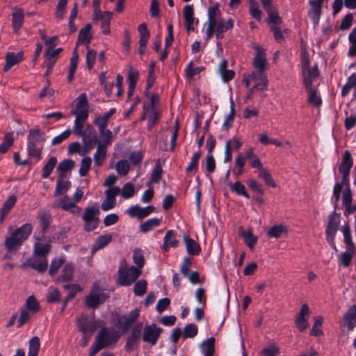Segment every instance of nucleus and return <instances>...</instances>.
<instances>
[{"label":"nucleus","instance_id":"nucleus-1","mask_svg":"<svg viewBox=\"0 0 356 356\" xmlns=\"http://www.w3.org/2000/svg\"><path fill=\"white\" fill-rule=\"evenodd\" d=\"M253 49L255 54L252 60V66L256 70L251 73V77L255 80H260V82L254 84L250 88L248 94V98H250L254 92L267 90L268 86V79L265 74L268 67L266 49L259 44L254 45Z\"/></svg>","mask_w":356,"mask_h":356},{"label":"nucleus","instance_id":"nucleus-2","mask_svg":"<svg viewBox=\"0 0 356 356\" xmlns=\"http://www.w3.org/2000/svg\"><path fill=\"white\" fill-rule=\"evenodd\" d=\"M114 323L115 327L111 328L102 329L96 337V341H98L104 348L115 343L120 335L125 334L134 323V316L130 312L128 316H123L118 318V323Z\"/></svg>","mask_w":356,"mask_h":356},{"label":"nucleus","instance_id":"nucleus-3","mask_svg":"<svg viewBox=\"0 0 356 356\" xmlns=\"http://www.w3.org/2000/svg\"><path fill=\"white\" fill-rule=\"evenodd\" d=\"M154 66L155 63L152 62L150 64V68L148 72V77L147 80V86L145 93H147V90L151 88L154 82ZM147 100L144 102L143 104V120H147V128L151 130L152 127L157 123L159 120V111L157 108L155 106V102L158 100V96L156 94H147Z\"/></svg>","mask_w":356,"mask_h":356},{"label":"nucleus","instance_id":"nucleus-4","mask_svg":"<svg viewBox=\"0 0 356 356\" xmlns=\"http://www.w3.org/2000/svg\"><path fill=\"white\" fill-rule=\"evenodd\" d=\"M353 165V159L350 152L346 150L343 154L342 161L339 165V171L342 175L341 184H335L333 188V196L334 198V204H337L340 199V191L342 184H346L348 181V176L350 171Z\"/></svg>","mask_w":356,"mask_h":356},{"label":"nucleus","instance_id":"nucleus-5","mask_svg":"<svg viewBox=\"0 0 356 356\" xmlns=\"http://www.w3.org/2000/svg\"><path fill=\"white\" fill-rule=\"evenodd\" d=\"M44 140L43 134L38 130H31L29 131L27 144L29 156L35 158L37 161L41 159V153L43 148L42 143Z\"/></svg>","mask_w":356,"mask_h":356},{"label":"nucleus","instance_id":"nucleus-6","mask_svg":"<svg viewBox=\"0 0 356 356\" xmlns=\"http://www.w3.org/2000/svg\"><path fill=\"white\" fill-rule=\"evenodd\" d=\"M108 294L102 289L97 282H95L86 298V305L92 309L98 307L108 298Z\"/></svg>","mask_w":356,"mask_h":356},{"label":"nucleus","instance_id":"nucleus-7","mask_svg":"<svg viewBox=\"0 0 356 356\" xmlns=\"http://www.w3.org/2000/svg\"><path fill=\"white\" fill-rule=\"evenodd\" d=\"M133 282L134 266H129L126 261L122 260L118 269V284L121 286H128Z\"/></svg>","mask_w":356,"mask_h":356},{"label":"nucleus","instance_id":"nucleus-8","mask_svg":"<svg viewBox=\"0 0 356 356\" xmlns=\"http://www.w3.org/2000/svg\"><path fill=\"white\" fill-rule=\"evenodd\" d=\"M99 211L97 207H92L86 208L82 218L85 222L84 229L90 232L94 230L99 222V218L97 217Z\"/></svg>","mask_w":356,"mask_h":356},{"label":"nucleus","instance_id":"nucleus-9","mask_svg":"<svg viewBox=\"0 0 356 356\" xmlns=\"http://www.w3.org/2000/svg\"><path fill=\"white\" fill-rule=\"evenodd\" d=\"M75 108L72 111V114L75 118L87 120L88 118V103L86 95L81 93L76 99Z\"/></svg>","mask_w":356,"mask_h":356},{"label":"nucleus","instance_id":"nucleus-10","mask_svg":"<svg viewBox=\"0 0 356 356\" xmlns=\"http://www.w3.org/2000/svg\"><path fill=\"white\" fill-rule=\"evenodd\" d=\"M52 207L54 209H62L64 211H70L75 215H79L81 211V209L76 207L68 195H65L56 200L52 204Z\"/></svg>","mask_w":356,"mask_h":356},{"label":"nucleus","instance_id":"nucleus-11","mask_svg":"<svg viewBox=\"0 0 356 356\" xmlns=\"http://www.w3.org/2000/svg\"><path fill=\"white\" fill-rule=\"evenodd\" d=\"M27 266H31L40 273L44 272L47 268V258L44 256L33 254V257L21 265L22 269H26Z\"/></svg>","mask_w":356,"mask_h":356},{"label":"nucleus","instance_id":"nucleus-12","mask_svg":"<svg viewBox=\"0 0 356 356\" xmlns=\"http://www.w3.org/2000/svg\"><path fill=\"white\" fill-rule=\"evenodd\" d=\"M162 329L156 324L146 325L143 330V339L152 346H154L160 337Z\"/></svg>","mask_w":356,"mask_h":356},{"label":"nucleus","instance_id":"nucleus-13","mask_svg":"<svg viewBox=\"0 0 356 356\" xmlns=\"http://www.w3.org/2000/svg\"><path fill=\"white\" fill-rule=\"evenodd\" d=\"M81 137L83 139L84 145V151L81 153V155H84L94 148L97 142V134L95 129L91 125L87 124L86 134Z\"/></svg>","mask_w":356,"mask_h":356},{"label":"nucleus","instance_id":"nucleus-14","mask_svg":"<svg viewBox=\"0 0 356 356\" xmlns=\"http://www.w3.org/2000/svg\"><path fill=\"white\" fill-rule=\"evenodd\" d=\"M120 192L119 187L108 188L105 191L106 198L101 204V209L105 211L113 209L116 204L115 197L120 194Z\"/></svg>","mask_w":356,"mask_h":356},{"label":"nucleus","instance_id":"nucleus-15","mask_svg":"<svg viewBox=\"0 0 356 356\" xmlns=\"http://www.w3.org/2000/svg\"><path fill=\"white\" fill-rule=\"evenodd\" d=\"M346 188L343 193L342 203L345 207V216H349L356 211V205L352 204L353 194L349 184L346 182Z\"/></svg>","mask_w":356,"mask_h":356},{"label":"nucleus","instance_id":"nucleus-16","mask_svg":"<svg viewBox=\"0 0 356 356\" xmlns=\"http://www.w3.org/2000/svg\"><path fill=\"white\" fill-rule=\"evenodd\" d=\"M342 326L353 331L356 327V305H352L343 316Z\"/></svg>","mask_w":356,"mask_h":356},{"label":"nucleus","instance_id":"nucleus-17","mask_svg":"<svg viewBox=\"0 0 356 356\" xmlns=\"http://www.w3.org/2000/svg\"><path fill=\"white\" fill-rule=\"evenodd\" d=\"M309 314V309L308 305L307 304H303L295 321L296 325L300 332L305 330L309 325L307 322V317Z\"/></svg>","mask_w":356,"mask_h":356},{"label":"nucleus","instance_id":"nucleus-18","mask_svg":"<svg viewBox=\"0 0 356 356\" xmlns=\"http://www.w3.org/2000/svg\"><path fill=\"white\" fill-rule=\"evenodd\" d=\"M138 31L140 37L139 51L140 54H143L145 51V47L148 43L150 37V33L145 23H142L138 26Z\"/></svg>","mask_w":356,"mask_h":356},{"label":"nucleus","instance_id":"nucleus-19","mask_svg":"<svg viewBox=\"0 0 356 356\" xmlns=\"http://www.w3.org/2000/svg\"><path fill=\"white\" fill-rule=\"evenodd\" d=\"M79 327L84 337H91L97 329V323L95 321H88L86 318L79 320Z\"/></svg>","mask_w":356,"mask_h":356},{"label":"nucleus","instance_id":"nucleus-20","mask_svg":"<svg viewBox=\"0 0 356 356\" xmlns=\"http://www.w3.org/2000/svg\"><path fill=\"white\" fill-rule=\"evenodd\" d=\"M216 27V33L217 39L222 37V33L227 31L231 30L234 26V20L229 18L227 22H224L222 19H219L216 23L213 24Z\"/></svg>","mask_w":356,"mask_h":356},{"label":"nucleus","instance_id":"nucleus-21","mask_svg":"<svg viewBox=\"0 0 356 356\" xmlns=\"http://www.w3.org/2000/svg\"><path fill=\"white\" fill-rule=\"evenodd\" d=\"M303 83L305 88L312 86L313 79L318 76V65L316 64L312 68L308 67V69L302 70Z\"/></svg>","mask_w":356,"mask_h":356},{"label":"nucleus","instance_id":"nucleus-22","mask_svg":"<svg viewBox=\"0 0 356 356\" xmlns=\"http://www.w3.org/2000/svg\"><path fill=\"white\" fill-rule=\"evenodd\" d=\"M23 59V52L19 51L17 54L8 52L6 56V65L3 70L8 72L14 65L21 62Z\"/></svg>","mask_w":356,"mask_h":356},{"label":"nucleus","instance_id":"nucleus-23","mask_svg":"<svg viewBox=\"0 0 356 356\" xmlns=\"http://www.w3.org/2000/svg\"><path fill=\"white\" fill-rule=\"evenodd\" d=\"M70 181L64 177L63 175H59L56 181V187L54 196L56 197L59 195L65 193L70 188Z\"/></svg>","mask_w":356,"mask_h":356},{"label":"nucleus","instance_id":"nucleus-24","mask_svg":"<svg viewBox=\"0 0 356 356\" xmlns=\"http://www.w3.org/2000/svg\"><path fill=\"white\" fill-rule=\"evenodd\" d=\"M309 4L311 6L309 12V17L314 25H317L319 22L320 17L321 15L322 6L314 1V0H309Z\"/></svg>","mask_w":356,"mask_h":356},{"label":"nucleus","instance_id":"nucleus-25","mask_svg":"<svg viewBox=\"0 0 356 356\" xmlns=\"http://www.w3.org/2000/svg\"><path fill=\"white\" fill-rule=\"evenodd\" d=\"M145 259L141 250L135 249V281L142 275Z\"/></svg>","mask_w":356,"mask_h":356},{"label":"nucleus","instance_id":"nucleus-26","mask_svg":"<svg viewBox=\"0 0 356 356\" xmlns=\"http://www.w3.org/2000/svg\"><path fill=\"white\" fill-rule=\"evenodd\" d=\"M178 245L179 241L175 238V232L172 230L167 231L163 238V250L167 252L170 248H177Z\"/></svg>","mask_w":356,"mask_h":356},{"label":"nucleus","instance_id":"nucleus-27","mask_svg":"<svg viewBox=\"0 0 356 356\" xmlns=\"http://www.w3.org/2000/svg\"><path fill=\"white\" fill-rule=\"evenodd\" d=\"M161 221V219L156 217L148 219L140 225L138 229L142 233L149 232L153 230L154 228L159 227Z\"/></svg>","mask_w":356,"mask_h":356},{"label":"nucleus","instance_id":"nucleus-28","mask_svg":"<svg viewBox=\"0 0 356 356\" xmlns=\"http://www.w3.org/2000/svg\"><path fill=\"white\" fill-rule=\"evenodd\" d=\"M227 61L222 60L220 61L218 67L219 72L224 82H228L232 80L235 75V72L232 70H227Z\"/></svg>","mask_w":356,"mask_h":356},{"label":"nucleus","instance_id":"nucleus-29","mask_svg":"<svg viewBox=\"0 0 356 356\" xmlns=\"http://www.w3.org/2000/svg\"><path fill=\"white\" fill-rule=\"evenodd\" d=\"M32 231V225L29 223L24 225L22 227L17 229L12 234L22 243L28 236L30 235Z\"/></svg>","mask_w":356,"mask_h":356},{"label":"nucleus","instance_id":"nucleus-30","mask_svg":"<svg viewBox=\"0 0 356 356\" xmlns=\"http://www.w3.org/2000/svg\"><path fill=\"white\" fill-rule=\"evenodd\" d=\"M184 241L186 245L187 252L191 255H197L201 251L199 244L193 239L186 235L184 236Z\"/></svg>","mask_w":356,"mask_h":356},{"label":"nucleus","instance_id":"nucleus-31","mask_svg":"<svg viewBox=\"0 0 356 356\" xmlns=\"http://www.w3.org/2000/svg\"><path fill=\"white\" fill-rule=\"evenodd\" d=\"M4 245L9 252H15L21 246L22 243L13 234L6 238Z\"/></svg>","mask_w":356,"mask_h":356},{"label":"nucleus","instance_id":"nucleus-32","mask_svg":"<svg viewBox=\"0 0 356 356\" xmlns=\"http://www.w3.org/2000/svg\"><path fill=\"white\" fill-rule=\"evenodd\" d=\"M163 168L160 159H157L151 173L150 182L152 184L159 183L162 177Z\"/></svg>","mask_w":356,"mask_h":356},{"label":"nucleus","instance_id":"nucleus-33","mask_svg":"<svg viewBox=\"0 0 356 356\" xmlns=\"http://www.w3.org/2000/svg\"><path fill=\"white\" fill-rule=\"evenodd\" d=\"M106 147L102 143H98L96 152L94 154V162L97 166H101L106 156Z\"/></svg>","mask_w":356,"mask_h":356},{"label":"nucleus","instance_id":"nucleus-34","mask_svg":"<svg viewBox=\"0 0 356 356\" xmlns=\"http://www.w3.org/2000/svg\"><path fill=\"white\" fill-rule=\"evenodd\" d=\"M12 17L14 31L17 33L24 23V12L21 9H17L13 13Z\"/></svg>","mask_w":356,"mask_h":356},{"label":"nucleus","instance_id":"nucleus-35","mask_svg":"<svg viewBox=\"0 0 356 356\" xmlns=\"http://www.w3.org/2000/svg\"><path fill=\"white\" fill-rule=\"evenodd\" d=\"M221 18L219 3H216L208 8V23L214 24Z\"/></svg>","mask_w":356,"mask_h":356},{"label":"nucleus","instance_id":"nucleus-36","mask_svg":"<svg viewBox=\"0 0 356 356\" xmlns=\"http://www.w3.org/2000/svg\"><path fill=\"white\" fill-rule=\"evenodd\" d=\"M202 156V152L200 149L194 152L191 158V161L186 168V172L187 174L192 173L193 172H196L198 169L199 160Z\"/></svg>","mask_w":356,"mask_h":356},{"label":"nucleus","instance_id":"nucleus-37","mask_svg":"<svg viewBox=\"0 0 356 356\" xmlns=\"http://www.w3.org/2000/svg\"><path fill=\"white\" fill-rule=\"evenodd\" d=\"M306 91L308 94V102L316 107H319L322 104V99L317 94V90L312 88V86H308L305 88Z\"/></svg>","mask_w":356,"mask_h":356},{"label":"nucleus","instance_id":"nucleus-38","mask_svg":"<svg viewBox=\"0 0 356 356\" xmlns=\"http://www.w3.org/2000/svg\"><path fill=\"white\" fill-rule=\"evenodd\" d=\"M91 25L90 24H88L86 26H84L83 28H82L80 31H79V38H78V41H77V45L79 44V43H86V44H88L91 39H92V35H91V33H90V30H91Z\"/></svg>","mask_w":356,"mask_h":356},{"label":"nucleus","instance_id":"nucleus-39","mask_svg":"<svg viewBox=\"0 0 356 356\" xmlns=\"http://www.w3.org/2000/svg\"><path fill=\"white\" fill-rule=\"evenodd\" d=\"M215 339L210 337L204 341L201 345V351L204 356H213L214 353Z\"/></svg>","mask_w":356,"mask_h":356},{"label":"nucleus","instance_id":"nucleus-40","mask_svg":"<svg viewBox=\"0 0 356 356\" xmlns=\"http://www.w3.org/2000/svg\"><path fill=\"white\" fill-rule=\"evenodd\" d=\"M112 236L111 234H105L99 236L92 247V253L94 254L98 250L106 246L111 241Z\"/></svg>","mask_w":356,"mask_h":356},{"label":"nucleus","instance_id":"nucleus-41","mask_svg":"<svg viewBox=\"0 0 356 356\" xmlns=\"http://www.w3.org/2000/svg\"><path fill=\"white\" fill-rule=\"evenodd\" d=\"M154 209L155 208L153 206L140 207L135 205V217L142 220L154 212Z\"/></svg>","mask_w":356,"mask_h":356},{"label":"nucleus","instance_id":"nucleus-42","mask_svg":"<svg viewBox=\"0 0 356 356\" xmlns=\"http://www.w3.org/2000/svg\"><path fill=\"white\" fill-rule=\"evenodd\" d=\"M229 187L231 191L235 192L238 195L243 196L246 199L250 198V195L247 193L245 186L241 181H236L234 184H230Z\"/></svg>","mask_w":356,"mask_h":356},{"label":"nucleus","instance_id":"nucleus-43","mask_svg":"<svg viewBox=\"0 0 356 356\" xmlns=\"http://www.w3.org/2000/svg\"><path fill=\"white\" fill-rule=\"evenodd\" d=\"M204 67L203 66H198L193 67V61L188 63L185 69L186 76L188 79H192L195 75L200 74Z\"/></svg>","mask_w":356,"mask_h":356},{"label":"nucleus","instance_id":"nucleus-44","mask_svg":"<svg viewBox=\"0 0 356 356\" xmlns=\"http://www.w3.org/2000/svg\"><path fill=\"white\" fill-rule=\"evenodd\" d=\"M350 47L348 51V56L353 57L356 56V26H355L348 35Z\"/></svg>","mask_w":356,"mask_h":356},{"label":"nucleus","instance_id":"nucleus-45","mask_svg":"<svg viewBox=\"0 0 356 356\" xmlns=\"http://www.w3.org/2000/svg\"><path fill=\"white\" fill-rule=\"evenodd\" d=\"M57 163V159L56 157H51L47 163L44 165L42 168V177L43 179H47L49 177L51 173L52 172L54 168H55Z\"/></svg>","mask_w":356,"mask_h":356},{"label":"nucleus","instance_id":"nucleus-46","mask_svg":"<svg viewBox=\"0 0 356 356\" xmlns=\"http://www.w3.org/2000/svg\"><path fill=\"white\" fill-rule=\"evenodd\" d=\"M240 235L243 238L245 243L252 248L257 242V237L252 234L251 231L240 232Z\"/></svg>","mask_w":356,"mask_h":356},{"label":"nucleus","instance_id":"nucleus-47","mask_svg":"<svg viewBox=\"0 0 356 356\" xmlns=\"http://www.w3.org/2000/svg\"><path fill=\"white\" fill-rule=\"evenodd\" d=\"M40 346L39 338L38 337H33L29 342L28 356H38Z\"/></svg>","mask_w":356,"mask_h":356},{"label":"nucleus","instance_id":"nucleus-48","mask_svg":"<svg viewBox=\"0 0 356 356\" xmlns=\"http://www.w3.org/2000/svg\"><path fill=\"white\" fill-rule=\"evenodd\" d=\"M14 143L13 133H7L3 138V141L0 145V154H5Z\"/></svg>","mask_w":356,"mask_h":356},{"label":"nucleus","instance_id":"nucleus-49","mask_svg":"<svg viewBox=\"0 0 356 356\" xmlns=\"http://www.w3.org/2000/svg\"><path fill=\"white\" fill-rule=\"evenodd\" d=\"M74 167V161L70 159H65L58 164L57 170L60 172L59 175H63L65 177V173L70 171Z\"/></svg>","mask_w":356,"mask_h":356},{"label":"nucleus","instance_id":"nucleus-50","mask_svg":"<svg viewBox=\"0 0 356 356\" xmlns=\"http://www.w3.org/2000/svg\"><path fill=\"white\" fill-rule=\"evenodd\" d=\"M267 14L268 17L267 19V23L271 24L272 26H277L281 24L282 19L279 15L278 11L277 8H274L270 10H268Z\"/></svg>","mask_w":356,"mask_h":356},{"label":"nucleus","instance_id":"nucleus-51","mask_svg":"<svg viewBox=\"0 0 356 356\" xmlns=\"http://www.w3.org/2000/svg\"><path fill=\"white\" fill-rule=\"evenodd\" d=\"M87 120L85 119H79L75 118L74 124L73 127V132L78 136H83V134H86V127L84 128L85 122Z\"/></svg>","mask_w":356,"mask_h":356},{"label":"nucleus","instance_id":"nucleus-52","mask_svg":"<svg viewBox=\"0 0 356 356\" xmlns=\"http://www.w3.org/2000/svg\"><path fill=\"white\" fill-rule=\"evenodd\" d=\"M284 232H286V227L283 225H277L271 227L268 229L267 235L269 238H277L280 237Z\"/></svg>","mask_w":356,"mask_h":356},{"label":"nucleus","instance_id":"nucleus-53","mask_svg":"<svg viewBox=\"0 0 356 356\" xmlns=\"http://www.w3.org/2000/svg\"><path fill=\"white\" fill-rule=\"evenodd\" d=\"M197 326L193 323H190L185 326L182 333V337L184 339L193 338L197 335Z\"/></svg>","mask_w":356,"mask_h":356},{"label":"nucleus","instance_id":"nucleus-54","mask_svg":"<svg viewBox=\"0 0 356 356\" xmlns=\"http://www.w3.org/2000/svg\"><path fill=\"white\" fill-rule=\"evenodd\" d=\"M147 282L141 279L135 282V296H143L147 291Z\"/></svg>","mask_w":356,"mask_h":356},{"label":"nucleus","instance_id":"nucleus-55","mask_svg":"<svg viewBox=\"0 0 356 356\" xmlns=\"http://www.w3.org/2000/svg\"><path fill=\"white\" fill-rule=\"evenodd\" d=\"M50 251V245L49 243H37L34 246V254L40 256L46 257Z\"/></svg>","mask_w":356,"mask_h":356},{"label":"nucleus","instance_id":"nucleus-56","mask_svg":"<svg viewBox=\"0 0 356 356\" xmlns=\"http://www.w3.org/2000/svg\"><path fill=\"white\" fill-rule=\"evenodd\" d=\"M17 202V197L15 195H10L8 199L3 204L1 208V213L3 215H6L10 209L15 206Z\"/></svg>","mask_w":356,"mask_h":356},{"label":"nucleus","instance_id":"nucleus-57","mask_svg":"<svg viewBox=\"0 0 356 356\" xmlns=\"http://www.w3.org/2000/svg\"><path fill=\"white\" fill-rule=\"evenodd\" d=\"M259 177L262 178L265 183L273 188L276 187V184L271 177V175L266 168L261 169L259 171Z\"/></svg>","mask_w":356,"mask_h":356},{"label":"nucleus","instance_id":"nucleus-58","mask_svg":"<svg viewBox=\"0 0 356 356\" xmlns=\"http://www.w3.org/2000/svg\"><path fill=\"white\" fill-rule=\"evenodd\" d=\"M115 168L119 175H126L130 169L129 162L125 159L120 160L116 163Z\"/></svg>","mask_w":356,"mask_h":356},{"label":"nucleus","instance_id":"nucleus-59","mask_svg":"<svg viewBox=\"0 0 356 356\" xmlns=\"http://www.w3.org/2000/svg\"><path fill=\"white\" fill-rule=\"evenodd\" d=\"M26 309L32 312V313L37 312L40 310L39 303L33 296H30L26 300Z\"/></svg>","mask_w":356,"mask_h":356},{"label":"nucleus","instance_id":"nucleus-60","mask_svg":"<svg viewBox=\"0 0 356 356\" xmlns=\"http://www.w3.org/2000/svg\"><path fill=\"white\" fill-rule=\"evenodd\" d=\"M38 218L42 232H44L49 228L51 216L45 211H42L40 213Z\"/></svg>","mask_w":356,"mask_h":356},{"label":"nucleus","instance_id":"nucleus-61","mask_svg":"<svg viewBox=\"0 0 356 356\" xmlns=\"http://www.w3.org/2000/svg\"><path fill=\"white\" fill-rule=\"evenodd\" d=\"M92 159L90 157H84L81 160L79 174L81 177L86 176L90 168Z\"/></svg>","mask_w":356,"mask_h":356},{"label":"nucleus","instance_id":"nucleus-62","mask_svg":"<svg viewBox=\"0 0 356 356\" xmlns=\"http://www.w3.org/2000/svg\"><path fill=\"white\" fill-rule=\"evenodd\" d=\"M249 12L251 16L255 19L259 21L262 17V12L259 8L257 2H252L250 5Z\"/></svg>","mask_w":356,"mask_h":356},{"label":"nucleus","instance_id":"nucleus-63","mask_svg":"<svg viewBox=\"0 0 356 356\" xmlns=\"http://www.w3.org/2000/svg\"><path fill=\"white\" fill-rule=\"evenodd\" d=\"M248 187L254 193L263 195L264 191L262 185L253 179H250L248 182Z\"/></svg>","mask_w":356,"mask_h":356},{"label":"nucleus","instance_id":"nucleus-64","mask_svg":"<svg viewBox=\"0 0 356 356\" xmlns=\"http://www.w3.org/2000/svg\"><path fill=\"white\" fill-rule=\"evenodd\" d=\"M46 299L48 302H54L58 301L60 299L59 291L54 287H50L48 289Z\"/></svg>","mask_w":356,"mask_h":356}]
</instances>
